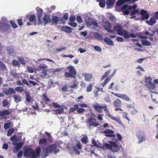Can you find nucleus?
Instances as JSON below:
<instances>
[{"mask_svg":"<svg viewBox=\"0 0 158 158\" xmlns=\"http://www.w3.org/2000/svg\"><path fill=\"white\" fill-rule=\"evenodd\" d=\"M105 29L106 31L109 30V29H111V25L110 23L108 22H106L105 23V25L103 26Z\"/></svg>","mask_w":158,"mask_h":158,"instance_id":"obj_29","label":"nucleus"},{"mask_svg":"<svg viewBox=\"0 0 158 158\" xmlns=\"http://www.w3.org/2000/svg\"><path fill=\"white\" fill-rule=\"evenodd\" d=\"M29 20L30 22H35L36 19L35 15L32 14L31 15L29 18Z\"/></svg>","mask_w":158,"mask_h":158,"instance_id":"obj_35","label":"nucleus"},{"mask_svg":"<svg viewBox=\"0 0 158 158\" xmlns=\"http://www.w3.org/2000/svg\"><path fill=\"white\" fill-rule=\"evenodd\" d=\"M47 142V138H42L39 139V144L41 146H44L46 145Z\"/></svg>","mask_w":158,"mask_h":158,"instance_id":"obj_22","label":"nucleus"},{"mask_svg":"<svg viewBox=\"0 0 158 158\" xmlns=\"http://www.w3.org/2000/svg\"><path fill=\"white\" fill-rule=\"evenodd\" d=\"M43 20L44 22V24L45 25L48 23H50L51 22V19L49 15L48 14L45 15L43 18Z\"/></svg>","mask_w":158,"mask_h":158,"instance_id":"obj_19","label":"nucleus"},{"mask_svg":"<svg viewBox=\"0 0 158 158\" xmlns=\"http://www.w3.org/2000/svg\"><path fill=\"white\" fill-rule=\"evenodd\" d=\"M69 20L70 22H73L74 21L76 20L75 15H71L69 18Z\"/></svg>","mask_w":158,"mask_h":158,"instance_id":"obj_55","label":"nucleus"},{"mask_svg":"<svg viewBox=\"0 0 158 158\" xmlns=\"http://www.w3.org/2000/svg\"><path fill=\"white\" fill-rule=\"evenodd\" d=\"M103 133L105 134V136L109 137H114L115 135L114 134V131L109 129H106L104 131Z\"/></svg>","mask_w":158,"mask_h":158,"instance_id":"obj_15","label":"nucleus"},{"mask_svg":"<svg viewBox=\"0 0 158 158\" xmlns=\"http://www.w3.org/2000/svg\"><path fill=\"white\" fill-rule=\"evenodd\" d=\"M27 69L29 73H34V70L32 68L28 66Z\"/></svg>","mask_w":158,"mask_h":158,"instance_id":"obj_64","label":"nucleus"},{"mask_svg":"<svg viewBox=\"0 0 158 158\" xmlns=\"http://www.w3.org/2000/svg\"><path fill=\"white\" fill-rule=\"evenodd\" d=\"M108 116L112 120L116 121L120 125H123V123L119 118L117 117L113 116L112 115L110 114L109 113L108 114Z\"/></svg>","mask_w":158,"mask_h":158,"instance_id":"obj_18","label":"nucleus"},{"mask_svg":"<svg viewBox=\"0 0 158 158\" xmlns=\"http://www.w3.org/2000/svg\"><path fill=\"white\" fill-rule=\"evenodd\" d=\"M74 107H72L70 108L69 111V113L73 112L75 111L78 108V105L77 104H76L74 106Z\"/></svg>","mask_w":158,"mask_h":158,"instance_id":"obj_37","label":"nucleus"},{"mask_svg":"<svg viewBox=\"0 0 158 158\" xmlns=\"http://www.w3.org/2000/svg\"><path fill=\"white\" fill-rule=\"evenodd\" d=\"M108 142L110 144L106 143L104 145V146L107 149L110 150L113 153L117 152L119 151L120 147V146H118L115 142L112 141H109Z\"/></svg>","mask_w":158,"mask_h":158,"instance_id":"obj_3","label":"nucleus"},{"mask_svg":"<svg viewBox=\"0 0 158 158\" xmlns=\"http://www.w3.org/2000/svg\"><path fill=\"white\" fill-rule=\"evenodd\" d=\"M16 103H18L21 101V98L20 96L17 94H15L13 97Z\"/></svg>","mask_w":158,"mask_h":158,"instance_id":"obj_31","label":"nucleus"},{"mask_svg":"<svg viewBox=\"0 0 158 158\" xmlns=\"http://www.w3.org/2000/svg\"><path fill=\"white\" fill-rule=\"evenodd\" d=\"M15 130L14 128L10 129L7 131V135L9 136H10L14 132Z\"/></svg>","mask_w":158,"mask_h":158,"instance_id":"obj_48","label":"nucleus"},{"mask_svg":"<svg viewBox=\"0 0 158 158\" xmlns=\"http://www.w3.org/2000/svg\"><path fill=\"white\" fill-rule=\"evenodd\" d=\"M85 109L83 108H79L77 109V111L78 113H83L85 111Z\"/></svg>","mask_w":158,"mask_h":158,"instance_id":"obj_52","label":"nucleus"},{"mask_svg":"<svg viewBox=\"0 0 158 158\" xmlns=\"http://www.w3.org/2000/svg\"><path fill=\"white\" fill-rule=\"evenodd\" d=\"M41 150L40 148H37L35 151L31 148L26 149L24 153V156L26 157H31L32 158H37L40 156Z\"/></svg>","mask_w":158,"mask_h":158,"instance_id":"obj_1","label":"nucleus"},{"mask_svg":"<svg viewBox=\"0 0 158 158\" xmlns=\"http://www.w3.org/2000/svg\"><path fill=\"white\" fill-rule=\"evenodd\" d=\"M139 10H134L131 12V15H135L139 13Z\"/></svg>","mask_w":158,"mask_h":158,"instance_id":"obj_60","label":"nucleus"},{"mask_svg":"<svg viewBox=\"0 0 158 158\" xmlns=\"http://www.w3.org/2000/svg\"><path fill=\"white\" fill-rule=\"evenodd\" d=\"M93 106L95 110L98 112L102 113V112L103 109H104V111L106 113H108V114L109 113L108 109L106 105H104L103 106H101L97 104L94 105Z\"/></svg>","mask_w":158,"mask_h":158,"instance_id":"obj_5","label":"nucleus"},{"mask_svg":"<svg viewBox=\"0 0 158 158\" xmlns=\"http://www.w3.org/2000/svg\"><path fill=\"white\" fill-rule=\"evenodd\" d=\"M6 51L9 54H13L14 52V49L13 47L10 46L6 48Z\"/></svg>","mask_w":158,"mask_h":158,"instance_id":"obj_30","label":"nucleus"},{"mask_svg":"<svg viewBox=\"0 0 158 158\" xmlns=\"http://www.w3.org/2000/svg\"><path fill=\"white\" fill-rule=\"evenodd\" d=\"M64 111V109L63 108H61L56 109L54 110V112L56 114H60L63 113Z\"/></svg>","mask_w":158,"mask_h":158,"instance_id":"obj_34","label":"nucleus"},{"mask_svg":"<svg viewBox=\"0 0 158 158\" xmlns=\"http://www.w3.org/2000/svg\"><path fill=\"white\" fill-rule=\"evenodd\" d=\"M6 69V65L2 61L0 60V70L1 71H4Z\"/></svg>","mask_w":158,"mask_h":158,"instance_id":"obj_33","label":"nucleus"},{"mask_svg":"<svg viewBox=\"0 0 158 158\" xmlns=\"http://www.w3.org/2000/svg\"><path fill=\"white\" fill-rule=\"evenodd\" d=\"M123 27L121 25L117 24L114 26V29L115 31L117 32L119 35H122V32L123 30Z\"/></svg>","mask_w":158,"mask_h":158,"instance_id":"obj_13","label":"nucleus"},{"mask_svg":"<svg viewBox=\"0 0 158 158\" xmlns=\"http://www.w3.org/2000/svg\"><path fill=\"white\" fill-rule=\"evenodd\" d=\"M26 101L28 102H29L31 101L30 96L29 94L26 95Z\"/></svg>","mask_w":158,"mask_h":158,"instance_id":"obj_63","label":"nucleus"},{"mask_svg":"<svg viewBox=\"0 0 158 158\" xmlns=\"http://www.w3.org/2000/svg\"><path fill=\"white\" fill-rule=\"evenodd\" d=\"M69 14L68 13H66L63 15L62 19H60V21L62 24H64L65 23V21H64L63 19L65 20H67L69 18Z\"/></svg>","mask_w":158,"mask_h":158,"instance_id":"obj_27","label":"nucleus"},{"mask_svg":"<svg viewBox=\"0 0 158 158\" xmlns=\"http://www.w3.org/2000/svg\"><path fill=\"white\" fill-rule=\"evenodd\" d=\"M142 44L143 45L150 46L151 44L147 40H144L142 41Z\"/></svg>","mask_w":158,"mask_h":158,"instance_id":"obj_43","label":"nucleus"},{"mask_svg":"<svg viewBox=\"0 0 158 158\" xmlns=\"http://www.w3.org/2000/svg\"><path fill=\"white\" fill-rule=\"evenodd\" d=\"M105 0H102V1L99 2V5L100 6L103 8L105 7Z\"/></svg>","mask_w":158,"mask_h":158,"instance_id":"obj_51","label":"nucleus"},{"mask_svg":"<svg viewBox=\"0 0 158 158\" xmlns=\"http://www.w3.org/2000/svg\"><path fill=\"white\" fill-rule=\"evenodd\" d=\"M94 36L97 39H100L102 38V35L98 32L95 33L94 34Z\"/></svg>","mask_w":158,"mask_h":158,"instance_id":"obj_44","label":"nucleus"},{"mask_svg":"<svg viewBox=\"0 0 158 158\" xmlns=\"http://www.w3.org/2000/svg\"><path fill=\"white\" fill-rule=\"evenodd\" d=\"M137 138L139 140L138 142L139 143H140L143 140H145V137L144 136L139 135L137 136Z\"/></svg>","mask_w":158,"mask_h":158,"instance_id":"obj_38","label":"nucleus"},{"mask_svg":"<svg viewBox=\"0 0 158 158\" xmlns=\"http://www.w3.org/2000/svg\"><path fill=\"white\" fill-rule=\"evenodd\" d=\"M77 148L79 150L81 149L82 148L81 144L79 141H78L75 146L73 147V149L74 152L77 155H79L80 153V151L77 149Z\"/></svg>","mask_w":158,"mask_h":158,"instance_id":"obj_12","label":"nucleus"},{"mask_svg":"<svg viewBox=\"0 0 158 158\" xmlns=\"http://www.w3.org/2000/svg\"><path fill=\"white\" fill-rule=\"evenodd\" d=\"M66 69L69 70V72H65L64 73V77L66 78H75L76 77L77 73L74 67L72 66H69L67 67Z\"/></svg>","mask_w":158,"mask_h":158,"instance_id":"obj_4","label":"nucleus"},{"mask_svg":"<svg viewBox=\"0 0 158 158\" xmlns=\"http://www.w3.org/2000/svg\"><path fill=\"white\" fill-rule=\"evenodd\" d=\"M155 34V32L154 31H152L151 33H150L149 32L147 31H146L145 32V34L148 35H149L151 36H153Z\"/></svg>","mask_w":158,"mask_h":158,"instance_id":"obj_62","label":"nucleus"},{"mask_svg":"<svg viewBox=\"0 0 158 158\" xmlns=\"http://www.w3.org/2000/svg\"><path fill=\"white\" fill-rule=\"evenodd\" d=\"M111 79V77H109L106 79L104 82L102 83L101 85H102L103 87H104L106 84Z\"/></svg>","mask_w":158,"mask_h":158,"instance_id":"obj_40","label":"nucleus"},{"mask_svg":"<svg viewBox=\"0 0 158 158\" xmlns=\"http://www.w3.org/2000/svg\"><path fill=\"white\" fill-rule=\"evenodd\" d=\"M57 148V146L56 144H52L49 145L48 147L44 150V154L43 155V157L44 158L47 156H48L49 153H52L53 152H54V154H55L59 153L60 151L58 149H56Z\"/></svg>","mask_w":158,"mask_h":158,"instance_id":"obj_2","label":"nucleus"},{"mask_svg":"<svg viewBox=\"0 0 158 158\" xmlns=\"http://www.w3.org/2000/svg\"><path fill=\"white\" fill-rule=\"evenodd\" d=\"M122 35H123V37L125 38L128 39L130 37L132 38H135L136 37V35L134 33H131L130 34L129 32L126 30H123L122 32Z\"/></svg>","mask_w":158,"mask_h":158,"instance_id":"obj_8","label":"nucleus"},{"mask_svg":"<svg viewBox=\"0 0 158 158\" xmlns=\"http://www.w3.org/2000/svg\"><path fill=\"white\" fill-rule=\"evenodd\" d=\"M10 74L11 76L14 78H16L17 77L18 75L16 73H15L13 72V71H12L10 72Z\"/></svg>","mask_w":158,"mask_h":158,"instance_id":"obj_61","label":"nucleus"},{"mask_svg":"<svg viewBox=\"0 0 158 158\" xmlns=\"http://www.w3.org/2000/svg\"><path fill=\"white\" fill-rule=\"evenodd\" d=\"M18 60L23 65L25 64V61L23 57H19L18 58Z\"/></svg>","mask_w":158,"mask_h":158,"instance_id":"obj_49","label":"nucleus"},{"mask_svg":"<svg viewBox=\"0 0 158 158\" xmlns=\"http://www.w3.org/2000/svg\"><path fill=\"white\" fill-rule=\"evenodd\" d=\"M52 72L53 73H55L57 72H60L62 70V69L61 68H57L56 69H52Z\"/></svg>","mask_w":158,"mask_h":158,"instance_id":"obj_59","label":"nucleus"},{"mask_svg":"<svg viewBox=\"0 0 158 158\" xmlns=\"http://www.w3.org/2000/svg\"><path fill=\"white\" fill-rule=\"evenodd\" d=\"M138 1V0H119L117 2V5L119 6L123 4L125 2L131 3H134Z\"/></svg>","mask_w":158,"mask_h":158,"instance_id":"obj_16","label":"nucleus"},{"mask_svg":"<svg viewBox=\"0 0 158 158\" xmlns=\"http://www.w3.org/2000/svg\"><path fill=\"white\" fill-rule=\"evenodd\" d=\"M88 138L86 135H84L83 136L81 139V141L82 143L84 144H87L88 142Z\"/></svg>","mask_w":158,"mask_h":158,"instance_id":"obj_28","label":"nucleus"},{"mask_svg":"<svg viewBox=\"0 0 158 158\" xmlns=\"http://www.w3.org/2000/svg\"><path fill=\"white\" fill-rule=\"evenodd\" d=\"M111 93L114 94L115 96L120 98L122 99H124L127 101H131L130 98L126 94H120L117 93H115L113 92H111Z\"/></svg>","mask_w":158,"mask_h":158,"instance_id":"obj_9","label":"nucleus"},{"mask_svg":"<svg viewBox=\"0 0 158 158\" xmlns=\"http://www.w3.org/2000/svg\"><path fill=\"white\" fill-rule=\"evenodd\" d=\"M140 15L142 16L141 19L142 20L148 19L149 18V15L147 11L143 9H142L140 12Z\"/></svg>","mask_w":158,"mask_h":158,"instance_id":"obj_14","label":"nucleus"},{"mask_svg":"<svg viewBox=\"0 0 158 158\" xmlns=\"http://www.w3.org/2000/svg\"><path fill=\"white\" fill-rule=\"evenodd\" d=\"M15 89L16 91L20 92V93L23 92L24 90L23 87L21 86H18L16 87L15 88Z\"/></svg>","mask_w":158,"mask_h":158,"instance_id":"obj_47","label":"nucleus"},{"mask_svg":"<svg viewBox=\"0 0 158 158\" xmlns=\"http://www.w3.org/2000/svg\"><path fill=\"white\" fill-rule=\"evenodd\" d=\"M61 30L64 31L68 33H70L72 32V29L68 26H63L61 27Z\"/></svg>","mask_w":158,"mask_h":158,"instance_id":"obj_24","label":"nucleus"},{"mask_svg":"<svg viewBox=\"0 0 158 158\" xmlns=\"http://www.w3.org/2000/svg\"><path fill=\"white\" fill-rule=\"evenodd\" d=\"M53 107L56 108H60L61 107L60 105L58 103L55 102H53L52 103Z\"/></svg>","mask_w":158,"mask_h":158,"instance_id":"obj_57","label":"nucleus"},{"mask_svg":"<svg viewBox=\"0 0 158 158\" xmlns=\"http://www.w3.org/2000/svg\"><path fill=\"white\" fill-rule=\"evenodd\" d=\"M92 143L93 144L94 146L97 147V148H99V147L97 144L96 141L94 139H93L92 140Z\"/></svg>","mask_w":158,"mask_h":158,"instance_id":"obj_53","label":"nucleus"},{"mask_svg":"<svg viewBox=\"0 0 158 158\" xmlns=\"http://www.w3.org/2000/svg\"><path fill=\"white\" fill-rule=\"evenodd\" d=\"M92 77V75L91 74H85L84 77L85 80L86 81H90Z\"/></svg>","mask_w":158,"mask_h":158,"instance_id":"obj_32","label":"nucleus"},{"mask_svg":"<svg viewBox=\"0 0 158 158\" xmlns=\"http://www.w3.org/2000/svg\"><path fill=\"white\" fill-rule=\"evenodd\" d=\"M76 19L78 22L79 23H81L83 22V20L81 17L80 16H77Z\"/></svg>","mask_w":158,"mask_h":158,"instance_id":"obj_54","label":"nucleus"},{"mask_svg":"<svg viewBox=\"0 0 158 158\" xmlns=\"http://www.w3.org/2000/svg\"><path fill=\"white\" fill-rule=\"evenodd\" d=\"M111 79V77H109L106 79L104 82L102 83L101 85H102L103 87H104L106 84Z\"/></svg>","mask_w":158,"mask_h":158,"instance_id":"obj_41","label":"nucleus"},{"mask_svg":"<svg viewBox=\"0 0 158 158\" xmlns=\"http://www.w3.org/2000/svg\"><path fill=\"white\" fill-rule=\"evenodd\" d=\"M68 24L73 27H76L77 25V23L75 22L71 23L69 22Z\"/></svg>","mask_w":158,"mask_h":158,"instance_id":"obj_56","label":"nucleus"},{"mask_svg":"<svg viewBox=\"0 0 158 158\" xmlns=\"http://www.w3.org/2000/svg\"><path fill=\"white\" fill-rule=\"evenodd\" d=\"M104 42L107 44L112 45H114L113 41L109 38L106 37L104 39Z\"/></svg>","mask_w":158,"mask_h":158,"instance_id":"obj_26","label":"nucleus"},{"mask_svg":"<svg viewBox=\"0 0 158 158\" xmlns=\"http://www.w3.org/2000/svg\"><path fill=\"white\" fill-rule=\"evenodd\" d=\"M2 113L3 114V116H4L6 115H8L10 114L11 113V112L7 110H4L2 111Z\"/></svg>","mask_w":158,"mask_h":158,"instance_id":"obj_45","label":"nucleus"},{"mask_svg":"<svg viewBox=\"0 0 158 158\" xmlns=\"http://www.w3.org/2000/svg\"><path fill=\"white\" fill-rule=\"evenodd\" d=\"M10 28V26L6 23L0 22V29L1 31H7Z\"/></svg>","mask_w":158,"mask_h":158,"instance_id":"obj_10","label":"nucleus"},{"mask_svg":"<svg viewBox=\"0 0 158 158\" xmlns=\"http://www.w3.org/2000/svg\"><path fill=\"white\" fill-rule=\"evenodd\" d=\"M52 21L53 24L56 25L59 21V18L57 16H53L52 18Z\"/></svg>","mask_w":158,"mask_h":158,"instance_id":"obj_25","label":"nucleus"},{"mask_svg":"<svg viewBox=\"0 0 158 158\" xmlns=\"http://www.w3.org/2000/svg\"><path fill=\"white\" fill-rule=\"evenodd\" d=\"M23 146V143L22 142H20L17 144L16 147H14L13 150V152L14 153H16L19 152L20 149Z\"/></svg>","mask_w":158,"mask_h":158,"instance_id":"obj_20","label":"nucleus"},{"mask_svg":"<svg viewBox=\"0 0 158 158\" xmlns=\"http://www.w3.org/2000/svg\"><path fill=\"white\" fill-rule=\"evenodd\" d=\"M11 124V123L10 122H8L7 123H5L4 125V129H8L10 127Z\"/></svg>","mask_w":158,"mask_h":158,"instance_id":"obj_42","label":"nucleus"},{"mask_svg":"<svg viewBox=\"0 0 158 158\" xmlns=\"http://www.w3.org/2000/svg\"><path fill=\"white\" fill-rule=\"evenodd\" d=\"M93 88V85L90 83L88 86H87L86 88V91L87 92H90L92 91Z\"/></svg>","mask_w":158,"mask_h":158,"instance_id":"obj_39","label":"nucleus"},{"mask_svg":"<svg viewBox=\"0 0 158 158\" xmlns=\"http://www.w3.org/2000/svg\"><path fill=\"white\" fill-rule=\"evenodd\" d=\"M155 18L153 17L151 18L150 19L149 21L146 20V23H147L148 25L152 26L156 23V20Z\"/></svg>","mask_w":158,"mask_h":158,"instance_id":"obj_23","label":"nucleus"},{"mask_svg":"<svg viewBox=\"0 0 158 158\" xmlns=\"http://www.w3.org/2000/svg\"><path fill=\"white\" fill-rule=\"evenodd\" d=\"M12 63L13 65L14 66H17L20 65V64L19 62L15 59H14L12 60Z\"/></svg>","mask_w":158,"mask_h":158,"instance_id":"obj_46","label":"nucleus"},{"mask_svg":"<svg viewBox=\"0 0 158 158\" xmlns=\"http://www.w3.org/2000/svg\"><path fill=\"white\" fill-rule=\"evenodd\" d=\"M3 92L6 95H8L11 94H15V90L12 88L4 89L3 90Z\"/></svg>","mask_w":158,"mask_h":158,"instance_id":"obj_17","label":"nucleus"},{"mask_svg":"<svg viewBox=\"0 0 158 158\" xmlns=\"http://www.w3.org/2000/svg\"><path fill=\"white\" fill-rule=\"evenodd\" d=\"M152 78L149 77L145 78V82L146 83L147 87L149 89L153 90L156 88L155 84L152 82Z\"/></svg>","mask_w":158,"mask_h":158,"instance_id":"obj_6","label":"nucleus"},{"mask_svg":"<svg viewBox=\"0 0 158 158\" xmlns=\"http://www.w3.org/2000/svg\"><path fill=\"white\" fill-rule=\"evenodd\" d=\"M96 119L93 118L92 117H89L87 120L86 121V123L87 124H88V125L90 127L94 126V127H96L98 126L99 125V124L95 121Z\"/></svg>","mask_w":158,"mask_h":158,"instance_id":"obj_7","label":"nucleus"},{"mask_svg":"<svg viewBox=\"0 0 158 158\" xmlns=\"http://www.w3.org/2000/svg\"><path fill=\"white\" fill-rule=\"evenodd\" d=\"M113 104L115 107H120L121 106L122 103L120 99L117 98L114 101Z\"/></svg>","mask_w":158,"mask_h":158,"instance_id":"obj_21","label":"nucleus"},{"mask_svg":"<svg viewBox=\"0 0 158 158\" xmlns=\"http://www.w3.org/2000/svg\"><path fill=\"white\" fill-rule=\"evenodd\" d=\"M22 83H23V84H24L25 85H26L27 86H30V85H29L28 82V81H27V80L26 79H23L22 80Z\"/></svg>","mask_w":158,"mask_h":158,"instance_id":"obj_58","label":"nucleus"},{"mask_svg":"<svg viewBox=\"0 0 158 158\" xmlns=\"http://www.w3.org/2000/svg\"><path fill=\"white\" fill-rule=\"evenodd\" d=\"M114 0H107L106 4L108 7L114 5Z\"/></svg>","mask_w":158,"mask_h":158,"instance_id":"obj_36","label":"nucleus"},{"mask_svg":"<svg viewBox=\"0 0 158 158\" xmlns=\"http://www.w3.org/2000/svg\"><path fill=\"white\" fill-rule=\"evenodd\" d=\"M37 15L38 18V24L42 25L43 22L42 21L41 18L43 14V10L41 8H39L37 11Z\"/></svg>","mask_w":158,"mask_h":158,"instance_id":"obj_11","label":"nucleus"},{"mask_svg":"<svg viewBox=\"0 0 158 158\" xmlns=\"http://www.w3.org/2000/svg\"><path fill=\"white\" fill-rule=\"evenodd\" d=\"M3 106L4 107L7 106L9 104V102L6 99L4 100L2 102Z\"/></svg>","mask_w":158,"mask_h":158,"instance_id":"obj_50","label":"nucleus"}]
</instances>
